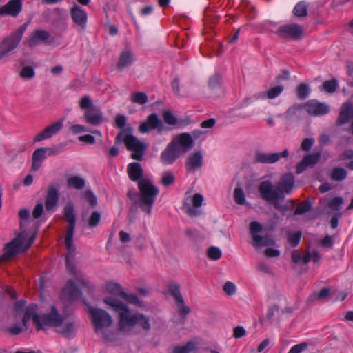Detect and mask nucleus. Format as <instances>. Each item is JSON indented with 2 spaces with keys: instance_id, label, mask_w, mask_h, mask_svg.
Returning a JSON list of instances; mask_svg holds the SVG:
<instances>
[{
  "instance_id": "f8f14e48",
  "label": "nucleus",
  "mask_w": 353,
  "mask_h": 353,
  "mask_svg": "<svg viewBox=\"0 0 353 353\" xmlns=\"http://www.w3.org/2000/svg\"><path fill=\"white\" fill-rule=\"evenodd\" d=\"M63 318L64 316L58 312L55 307L52 306L49 312L39 316L42 326L40 330H44L45 326L53 327L56 330L63 322Z\"/></svg>"
},
{
  "instance_id": "7ed1b4c3",
  "label": "nucleus",
  "mask_w": 353,
  "mask_h": 353,
  "mask_svg": "<svg viewBox=\"0 0 353 353\" xmlns=\"http://www.w3.org/2000/svg\"><path fill=\"white\" fill-rule=\"evenodd\" d=\"M20 218L21 232L5 246V252L3 257L8 259L15 254L23 252L29 248L35 239L37 228H29L30 212L26 209H21L19 212Z\"/></svg>"
},
{
  "instance_id": "6e6d98bb",
  "label": "nucleus",
  "mask_w": 353,
  "mask_h": 353,
  "mask_svg": "<svg viewBox=\"0 0 353 353\" xmlns=\"http://www.w3.org/2000/svg\"><path fill=\"white\" fill-rule=\"evenodd\" d=\"M301 236L302 233L301 232L290 233L288 239V242L291 244V245L295 247L299 243Z\"/></svg>"
},
{
  "instance_id": "2f4dec72",
  "label": "nucleus",
  "mask_w": 353,
  "mask_h": 353,
  "mask_svg": "<svg viewBox=\"0 0 353 353\" xmlns=\"http://www.w3.org/2000/svg\"><path fill=\"white\" fill-rule=\"evenodd\" d=\"M67 185L68 188L81 190L85 185V179L79 176H72L67 179Z\"/></svg>"
},
{
  "instance_id": "412c9836",
  "label": "nucleus",
  "mask_w": 353,
  "mask_h": 353,
  "mask_svg": "<svg viewBox=\"0 0 353 353\" xmlns=\"http://www.w3.org/2000/svg\"><path fill=\"white\" fill-rule=\"evenodd\" d=\"M135 61V56L130 48H125L119 54L117 63V68L122 71L130 67Z\"/></svg>"
},
{
  "instance_id": "4be33fe9",
  "label": "nucleus",
  "mask_w": 353,
  "mask_h": 353,
  "mask_svg": "<svg viewBox=\"0 0 353 353\" xmlns=\"http://www.w3.org/2000/svg\"><path fill=\"white\" fill-rule=\"evenodd\" d=\"M21 9L22 2L21 0H10L6 5L0 7V15L16 17L20 13Z\"/></svg>"
},
{
  "instance_id": "1a4fd4ad",
  "label": "nucleus",
  "mask_w": 353,
  "mask_h": 353,
  "mask_svg": "<svg viewBox=\"0 0 353 353\" xmlns=\"http://www.w3.org/2000/svg\"><path fill=\"white\" fill-rule=\"evenodd\" d=\"M204 201L203 195L200 193H195L190 195L186 192L183 202V210L190 217L199 216L202 214L201 207Z\"/></svg>"
},
{
  "instance_id": "aec40b11",
  "label": "nucleus",
  "mask_w": 353,
  "mask_h": 353,
  "mask_svg": "<svg viewBox=\"0 0 353 353\" xmlns=\"http://www.w3.org/2000/svg\"><path fill=\"white\" fill-rule=\"evenodd\" d=\"M183 155L172 143H169L161 154V161L165 165L172 164L180 156Z\"/></svg>"
},
{
  "instance_id": "0eeeda50",
  "label": "nucleus",
  "mask_w": 353,
  "mask_h": 353,
  "mask_svg": "<svg viewBox=\"0 0 353 353\" xmlns=\"http://www.w3.org/2000/svg\"><path fill=\"white\" fill-rule=\"evenodd\" d=\"M27 27V24H23L17 30L3 39L0 43V60L17 48Z\"/></svg>"
},
{
  "instance_id": "f704fd0d",
  "label": "nucleus",
  "mask_w": 353,
  "mask_h": 353,
  "mask_svg": "<svg viewBox=\"0 0 353 353\" xmlns=\"http://www.w3.org/2000/svg\"><path fill=\"white\" fill-rule=\"evenodd\" d=\"M196 345L194 341H188L184 345L176 346L173 348V353H191L196 349Z\"/></svg>"
},
{
  "instance_id": "2eb2a0df",
  "label": "nucleus",
  "mask_w": 353,
  "mask_h": 353,
  "mask_svg": "<svg viewBox=\"0 0 353 353\" xmlns=\"http://www.w3.org/2000/svg\"><path fill=\"white\" fill-rule=\"evenodd\" d=\"M180 152L185 154L194 145V140L189 133H181L176 135L171 141Z\"/></svg>"
},
{
  "instance_id": "ddd939ff",
  "label": "nucleus",
  "mask_w": 353,
  "mask_h": 353,
  "mask_svg": "<svg viewBox=\"0 0 353 353\" xmlns=\"http://www.w3.org/2000/svg\"><path fill=\"white\" fill-rule=\"evenodd\" d=\"M152 130H157L158 133H161L163 130V123L155 113L150 114L139 127V131L141 134L149 133Z\"/></svg>"
},
{
  "instance_id": "b1692460",
  "label": "nucleus",
  "mask_w": 353,
  "mask_h": 353,
  "mask_svg": "<svg viewBox=\"0 0 353 353\" xmlns=\"http://www.w3.org/2000/svg\"><path fill=\"white\" fill-rule=\"evenodd\" d=\"M320 153L306 155L302 161L296 165V172L302 173L308 167H313L317 163L320 159Z\"/></svg>"
},
{
  "instance_id": "20e7f679",
  "label": "nucleus",
  "mask_w": 353,
  "mask_h": 353,
  "mask_svg": "<svg viewBox=\"0 0 353 353\" xmlns=\"http://www.w3.org/2000/svg\"><path fill=\"white\" fill-rule=\"evenodd\" d=\"M139 194L137 203L142 211L151 214L156 198L159 193V188L148 179H141L138 182Z\"/></svg>"
},
{
  "instance_id": "338daca9",
  "label": "nucleus",
  "mask_w": 353,
  "mask_h": 353,
  "mask_svg": "<svg viewBox=\"0 0 353 353\" xmlns=\"http://www.w3.org/2000/svg\"><path fill=\"white\" fill-rule=\"evenodd\" d=\"M126 124V117L124 115L119 114L115 118V125L119 128H123Z\"/></svg>"
},
{
  "instance_id": "5701e85b",
  "label": "nucleus",
  "mask_w": 353,
  "mask_h": 353,
  "mask_svg": "<svg viewBox=\"0 0 353 353\" xmlns=\"http://www.w3.org/2000/svg\"><path fill=\"white\" fill-rule=\"evenodd\" d=\"M84 118L87 123L95 126L99 125L104 119L102 112L97 108L86 110Z\"/></svg>"
},
{
  "instance_id": "4d7b16f0",
  "label": "nucleus",
  "mask_w": 353,
  "mask_h": 353,
  "mask_svg": "<svg viewBox=\"0 0 353 353\" xmlns=\"http://www.w3.org/2000/svg\"><path fill=\"white\" fill-rule=\"evenodd\" d=\"M310 203L308 201H305L301 203L295 210V214H303L308 212L310 209Z\"/></svg>"
},
{
  "instance_id": "864d4df0",
  "label": "nucleus",
  "mask_w": 353,
  "mask_h": 353,
  "mask_svg": "<svg viewBox=\"0 0 353 353\" xmlns=\"http://www.w3.org/2000/svg\"><path fill=\"white\" fill-rule=\"evenodd\" d=\"M323 87L326 92L329 93H333L336 91L338 87V83L337 81L334 79L326 81L323 83Z\"/></svg>"
},
{
  "instance_id": "39448f33",
  "label": "nucleus",
  "mask_w": 353,
  "mask_h": 353,
  "mask_svg": "<svg viewBox=\"0 0 353 353\" xmlns=\"http://www.w3.org/2000/svg\"><path fill=\"white\" fill-rule=\"evenodd\" d=\"M37 307L36 305H29L25 310L23 316L22 317V323H14L8 328V332L11 334L17 335L21 333L23 331L28 329V321L32 318L34 324L35 325L37 330H40L42 327L39 319V315L37 314Z\"/></svg>"
},
{
  "instance_id": "423d86ee",
  "label": "nucleus",
  "mask_w": 353,
  "mask_h": 353,
  "mask_svg": "<svg viewBox=\"0 0 353 353\" xmlns=\"http://www.w3.org/2000/svg\"><path fill=\"white\" fill-rule=\"evenodd\" d=\"M117 140H122L128 150L132 152V158L136 160H141L146 150L148 145L146 143L142 142L137 137L132 134L124 135L123 132H121L116 137Z\"/></svg>"
},
{
  "instance_id": "f3484780",
  "label": "nucleus",
  "mask_w": 353,
  "mask_h": 353,
  "mask_svg": "<svg viewBox=\"0 0 353 353\" xmlns=\"http://www.w3.org/2000/svg\"><path fill=\"white\" fill-rule=\"evenodd\" d=\"M276 33L283 39L292 38L294 39L301 37L303 28L298 24H288L281 26Z\"/></svg>"
},
{
  "instance_id": "58836bf2",
  "label": "nucleus",
  "mask_w": 353,
  "mask_h": 353,
  "mask_svg": "<svg viewBox=\"0 0 353 353\" xmlns=\"http://www.w3.org/2000/svg\"><path fill=\"white\" fill-rule=\"evenodd\" d=\"M294 15L296 17H305L307 14V6L305 1L298 3L293 10Z\"/></svg>"
},
{
  "instance_id": "393cba45",
  "label": "nucleus",
  "mask_w": 353,
  "mask_h": 353,
  "mask_svg": "<svg viewBox=\"0 0 353 353\" xmlns=\"http://www.w3.org/2000/svg\"><path fill=\"white\" fill-rule=\"evenodd\" d=\"M70 14L72 21L81 26L84 28L88 19L87 13L81 7L75 6L70 10Z\"/></svg>"
},
{
  "instance_id": "37998d69",
  "label": "nucleus",
  "mask_w": 353,
  "mask_h": 353,
  "mask_svg": "<svg viewBox=\"0 0 353 353\" xmlns=\"http://www.w3.org/2000/svg\"><path fill=\"white\" fill-rule=\"evenodd\" d=\"M174 181L175 176L174 174L171 172H166L162 174L161 183L163 186L168 187L174 183Z\"/></svg>"
},
{
  "instance_id": "cd10ccee",
  "label": "nucleus",
  "mask_w": 353,
  "mask_h": 353,
  "mask_svg": "<svg viewBox=\"0 0 353 353\" xmlns=\"http://www.w3.org/2000/svg\"><path fill=\"white\" fill-rule=\"evenodd\" d=\"M294 183V178L291 174H286L281 177L277 188L283 194V197L285 194H289L293 186Z\"/></svg>"
},
{
  "instance_id": "a18cd8bd",
  "label": "nucleus",
  "mask_w": 353,
  "mask_h": 353,
  "mask_svg": "<svg viewBox=\"0 0 353 353\" xmlns=\"http://www.w3.org/2000/svg\"><path fill=\"white\" fill-rule=\"evenodd\" d=\"M234 199L235 202L239 205H244L245 203V196L243 190L241 188H236L234 191Z\"/></svg>"
},
{
  "instance_id": "680f3d73",
  "label": "nucleus",
  "mask_w": 353,
  "mask_h": 353,
  "mask_svg": "<svg viewBox=\"0 0 353 353\" xmlns=\"http://www.w3.org/2000/svg\"><path fill=\"white\" fill-rule=\"evenodd\" d=\"M307 347V343H302L294 345L288 352V353H301Z\"/></svg>"
},
{
  "instance_id": "bf43d9fd",
  "label": "nucleus",
  "mask_w": 353,
  "mask_h": 353,
  "mask_svg": "<svg viewBox=\"0 0 353 353\" xmlns=\"http://www.w3.org/2000/svg\"><path fill=\"white\" fill-rule=\"evenodd\" d=\"M314 142L315 141L312 138H307L303 139L301 145V149L305 152L310 150Z\"/></svg>"
},
{
  "instance_id": "bb28decb",
  "label": "nucleus",
  "mask_w": 353,
  "mask_h": 353,
  "mask_svg": "<svg viewBox=\"0 0 353 353\" xmlns=\"http://www.w3.org/2000/svg\"><path fill=\"white\" fill-rule=\"evenodd\" d=\"M203 165V155L198 151L190 154L186 160L185 167L188 171H194Z\"/></svg>"
},
{
  "instance_id": "9d476101",
  "label": "nucleus",
  "mask_w": 353,
  "mask_h": 353,
  "mask_svg": "<svg viewBox=\"0 0 353 353\" xmlns=\"http://www.w3.org/2000/svg\"><path fill=\"white\" fill-rule=\"evenodd\" d=\"M259 192L261 197L266 201H274L283 199V194L278 189L277 186L273 185L269 180L262 181L260 183Z\"/></svg>"
},
{
  "instance_id": "e433bc0d",
  "label": "nucleus",
  "mask_w": 353,
  "mask_h": 353,
  "mask_svg": "<svg viewBox=\"0 0 353 353\" xmlns=\"http://www.w3.org/2000/svg\"><path fill=\"white\" fill-rule=\"evenodd\" d=\"M347 176V172L343 168H334L332 170L331 178L336 181H341L345 179Z\"/></svg>"
},
{
  "instance_id": "a878e982",
  "label": "nucleus",
  "mask_w": 353,
  "mask_h": 353,
  "mask_svg": "<svg viewBox=\"0 0 353 353\" xmlns=\"http://www.w3.org/2000/svg\"><path fill=\"white\" fill-rule=\"evenodd\" d=\"M59 199V190L54 186L50 185L47 191L45 206L47 210H52L57 205Z\"/></svg>"
},
{
  "instance_id": "0e129e2a",
  "label": "nucleus",
  "mask_w": 353,
  "mask_h": 353,
  "mask_svg": "<svg viewBox=\"0 0 353 353\" xmlns=\"http://www.w3.org/2000/svg\"><path fill=\"white\" fill-rule=\"evenodd\" d=\"M264 254L267 257H278L280 256L281 252L278 249L273 248H268L264 251Z\"/></svg>"
},
{
  "instance_id": "a211bd4d",
  "label": "nucleus",
  "mask_w": 353,
  "mask_h": 353,
  "mask_svg": "<svg viewBox=\"0 0 353 353\" xmlns=\"http://www.w3.org/2000/svg\"><path fill=\"white\" fill-rule=\"evenodd\" d=\"M52 154V150L50 148H39L36 149L32 155L31 170L33 172L39 170L47 154L51 155Z\"/></svg>"
},
{
  "instance_id": "c85d7f7f",
  "label": "nucleus",
  "mask_w": 353,
  "mask_h": 353,
  "mask_svg": "<svg viewBox=\"0 0 353 353\" xmlns=\"http://www.w3.org/2000/svg\"><path fill=\"white\" fill-rule=\"evenodd\" d=\"M49 37L50 34L46 30H37L32 32L26 42L28 46H34L46 41Z\"/></svg>"
},
{
  "instance_id": "69168bd1",
  "label": "nucleus",
  "mask_w": 353,
  "mask_h": 353,
  "mask_svg": "<svg viewBox=\"0 0 353 353\" xmlns=\"http://www.w3.org/2000/svg\"><path fill=\"white\" fill-rule=\"evenodd\" d=\"M43 212V205L42 203H37L32 211V216L34 219L40 217Z\"/></svg>"
},
{
  "instance_id": "6ab92c4d",
  "label": "nucleus",
  "mask_w": 353,
  "mask_h": 353,
  "mask_svg": "<svg viewBox=\"0 0 353 353\" xmlns=\"http://www.w3.org/2000/svg\"><path fill=\"white\" fill-rule=\"evenodd\" d=\"M63 125V121L60 120L47 126L43 131L34 137L33 141L37 143L51 138L61 130Z\"/></svg>"
},
{
  "instance_id": "79ce46f5",
  "label": "nucleus",
  "mask_w": 353,
  "mask_h": 353,
  "mask_svg": "<svg viewBox=\"0 0 353 353\" xmlns=\"http://www.w3.org/2000/svg\"><path fill=\"white\" fill-rule=\"evenodd\" d=\"M101 219V215L99 212H92L88 220V226L90 228L97 227L99 224Z\"/></svg>"
},
{
  "instance_id": "f257e3e1",
  "label": "nucleus",
  "mask_w": 353,
  "mask_h": 353,
  "mask_svg": "<svg viewBox=\"0 0 353 353\" xmlns=\"http://www.w3.org/2000/svg\"><path fill=\"white\" fill-rule=\"evenodd\" d=\"M103 302L118 313L117 328L114 327L113 318L107 311L90 306L88 308V313L95 334L105 343H116L120 332L125 334L135 333L137 326L145 332L150 330V320L148 316L132 311L123 302L112 296H105Z\"/></svg>"
},
{
  "instance_id": "774afa93",
  "label": "nucleus",
  "mask_w": 353,
  "mask_h": 353,
  "mask_svg": "<svg viewBox=\"0 0 353 353\" xmlns=\"http://www.w3.org/2000/svg\"><path fill=\"white\" fill-rule=\"evenodd\" d=\"M221 77L219 75H214L209 79V86L211 88H215L220 85Z\"/></svg>"
},
{
  "instance_id": "603ef678",
  "label": "nucleus",
  "mask_w": 353,
  "mask_h": 353,
  "mask_svg": "<svg viewBox=\"0 0 353 353\" xmlns=\"http://www.w3.org/2000/svg\"><path fill=\"white\" fill-rule=\"evenodd\" d=\"M81 109L88 110L92 108V101L88 96L83 97L79 101Z\"/></svg>"
},
{
  "instance_id": "dca6fc26",
  "label": "nucleus",
  "mask_w": 353,
  "mask_h": 353,
  "mask_svg": "<svg viewBox=\"0 0 353 353\" xmlns=\"http://www.w3.org/2000/svg\"><path fill=\"white\" fill-rule=\"evenodd\" d=\"M288 155L289 152L287 149L280 153H264L258 152L255 154L254 161L256 163L272 164L279 161L281 158H286Z\"/></svg>"
},
{
  "instance_id": "72a5a7b5",
  "label": "nucleus",
  "mask_w": 353,
  "mask_h": 353,
  "mask_svg": "<svg viewBox=\"0 0 353 353\" xmlns=\"http://www.w3.org/2000/svg\"><path fill=\"white\" fill-rule=\"evenodd\" d=\"M339 161L344 162V165L350 170H353V150H347L339 156Z\"/></svg>"
},
{
  "instance_id": "473e14b6",
  "label": "nucleus",
  "mask_w": 353,
  "mask_h": 353,
  "mask_svg": "<svg viewBox=\"0 0 353 353\" xmlns=\"http://www.w3.org/2000/svg\"><path fill=\"white\" fill-rule=\"evenodd\" d=\"M105 290L107 293L121 296L123 292V288L119 283L108 282L105 285Z\"/></svg>"
},
{
  "instance_id": "09e8293b",
  "label": "nucleus",
  "mask_w": 353,
  "mask_h": 353,
  "mask_svg": "<svg viewBox=\"0 0 353 353\" xmlns=\"http://www.w3.org/2000/svg\"><path fill=\"white\" fill-rule=\"evenodd\" d=\"M26 305V301L23 300L17 301L14 303V315L15 319L21 317L23 312V309Z\"/></svg>"
},
{
  "instance_id": "c03bdc74",
  "label": "nucleus",
  "mask_w": 353,
  "mask_h": 353,
  "mask_svg": "<svg viewBox=\"0 0 353 353\" xmlns=\"http://www.w3.org/2000/svg\"><path fill=\"white\" fill-rule=\"evenodd\" d=\"M310 94L309 86L305 83L300 84L296 88L297 97L301 99H304L308 97Z\"/></svg>"
},
{
  "instance_id": "3c124183",
  "label": "nucleus",
  "mask_w": 353,
  "mask_h": 353,
  "mask_svg": "<svg viewBox=\"0 0 353 353\" xmlns=\"http://www.w3.org/2000/svg\"><path fill=\"white\" fill-rule=\"evenodd\" d=\"M330 294V290L328 288H323L318 294H313L310 296V301H313L315 300H323L327 298Z\"/></svg>"
},
{
  "instance_id": "c9c22d12",
  "label": "nucleus",
  "mask_w": 353,
  "mask_h": 353,
  "mask_svg": "<svg viewBox=\"0 0 353 353\" xmlns=\"http://www.w3.org/2000/svg\"><path fill=\"white\" fill-rule=\"evenodd\" d=\"M170 294L174 298L176 303H182L183 297L179 291V286L175 283H172L168 286Z\"/></svg>"
},
{
  "instance_id": "8fccbe9b",
  "label": "nucleus",
  "mask_w": 353,
  "mask_h": 353,
  "mask_svg": "<svg viewBox=\"0 0 353 353\" xmlns=\"http://www.w3.org/2000/svg\"><path fill=\"white\" fill-rule=\"evenodd\" d=\"M221 250L217 247L212 246L208 250V256L211 260L216 261L221 257Z\"/></svg>"
},
{
  "instance_id": "9b49d317",
  "label": "nucleus",
  "mask_w": 353,
  "mask_h": 353,
  "mask_svg": "<svg viewBox=\"0 0 353 353\" xmlns=\"http://www.w3.org/2000/svg\"><path fill=\"white\" fill-rule=\"evenodd\" d=\"M79 326L78 320L72 318H63V322L55 330L56 332L66 338L74 336Z\"/></svg>"
},
{
  "instance_id": "ea45409f",
  "label": "nucleus",
  "mask_w": 353,
  "mask_h": 353,
  "mask_svg": "<svg viewBox=\"0 0 353 353\" xmlns=\"http://www.w3.org/2000/svg\"><path fill=\"white\" fill-rule=\"evenodd\" d=\"M131 101L134 103L144 105L148 102V96L144 92H134L131 96Z\"/></svg>"
},
{
  "instance_id": "4c0bfd02",
  "label": "nucleus",
  "mask_w": 353,
  "mask_h": 353,
  "mask_svg": "<svg viewBox=\"0 0 353 353\" xmlns=\"http://www.w3.org/2000/svg\"><path fill=\"white\" fill-rule=\"evenodd\" d=\"M121 297L125 300L128 303L134 305L138 307L142 305V302L134 294L128 293L123 291Z\"/></svg>"
},
{
  "instance_id": "a19ab883",
  "label": "nucleus",
  "mask_w": 353,
  "mask_h": 353,
  "mask_svg": "<svg viewBox=\"0 0 353 353\" xmlns=\"http://www.w3.org/2000/svg\"><path fill=\"white\" fill-rule=\"evenodd\" d=\"M343 203L344 200L342 197L336 196L331 199L327 203V206L332 211H338L341 209V207Z\"/></svg>"
},
{
  "instance_id": "7c9ffc66",
  "label": "nucleus",
  "mask_w": 353,
  "mask_h": 353,
  "mask_svg": "<svg viewBox=\"0 0 353 353\" xmlns=\"http://www.w3.org/2000/svg\"><path fill=\"white\" fill-rule=\"evenodd\" d=\"M128 173L130 179L134 181H138L141 179L143 176V170L140 163H131L128 165Z\"/></svg>"
},
{
  "instance_id": "f03ea898",
  "label": "nucleus",
  "mask_w": 353,
  "mask_h": 353,
  "mask_svg": "<svg viewBox=\"0 0 353 353\" xmlns=\"http://www.w3.org/2000/svg\"><path fill=\"white\" fill-rule=\"evenodd\" d=\"M64 217L69 225L65 236V243L68 250L65 256L67 270L72 274L75 280L70 279L63 289V296L68 300H75L81 296V292L79 288L80 285H85L86 283L83 278L81 272H79L74 265L70 261L74 255L75 248L72 244V238L75 228V215L74 207L71 203H68L63 210Z\"/></svg>"
},
{
  "instance_id": "de8ad7c7",
  "label": "nucleus",
  "mask_w": 353,
  "mask_h": 353,
  "mask_svg": "<svg viewBox=\"0 0 353 353\" xmlns=\"http://www.w3.org/2000/svg\"><path fill=\"white\" fill-rule=\"evenodd\" d=\"M163 117L164 121L170 125H174L178 123L176 117L170 110L165 111L163 113Z\"/></svg>"
},
{
  "instance_id": "e2e57ef3",
  "label": "nucleus",
  "mask_w": 353,
  "mask_h": 353,
  "mask_svg": "<svg viewBox=\"0 0 353 353\" xmlns=\"http://www.w3.org/2000/svg\"><path fill=\"white\" fill-rule=\"evenodd\" d=\"M307 347V343H302L294 345L288 352V353H301Z\"/></svg>"
},
{
  "instance_id": "5fc2aeb1",
  "label": "nucleus",
  "mask_w": 353,
  "mask_h": 353,
  "mask_svg": "<svg viewBox=\"0 0 353 353\" xmlns=\"http://www.w3.org/2000/svg\"><path fill=\"white\" fill-rule=\"evenodd\" d=\"M283 87L281 85L270 88L267 91V97L271 99H274L277 97L283 92Z\"/></svg>"
},
{
  "instance_id": "6e6552de",
  "label": "nucleus",
  "mask_w": 353,
  "mask_h": 353,
  "mask_svg": "<svg viewBox=\"0 0 353 353\" xmlns=\"http://www.w3.org/2000/svg\"><path fill=\"white\" fill-rule=\"evenodd\" d=\"M263 230L262 225L258 221H252L250 224V232L252 236V245L259 250L263 247L274 245L275 240L270 235L262 236L261 232Z\"/></svg>"
},
{
  "instance_id": "4468645a",
  "label": "nucleus",
  "mask_w": 353,
  "mask_h": 353,
  "mask_svg": "<svg viewBox=\"0 0 353 353\" xmlns=\"http://www.w3.org/2000/svg\"><path fill=\"white\" fill-rule=\"evenodd\" d=\"M303 108L310 116L313 117H321L330 112V107L327 104L314 99L307 101L303 105Z\"/></svg>"
},
{
  "instance_id": "49530a36",
  "label": "nucleus",
  "mask_w": 353,
  "mask_h": 353,
  "mask_svg": "<svg viewBox=\"0 0 353 353\" xmlns=\"http://www.w3.org/2000/svg\"><path fill=\"white\" fill-rule=\"evenodd\" d=\"M19 76L23 79H31L35 76V72L31 66H25L21 70Z\"/></svg>"
},
{
  "instance_id": "c756f323",
  "label": "nucleus",
  "mask_w": 353,
  "mask_h": 353,
  "mask_svg": "<svg viewBox=\"0 0 353 353\" xmlns=\"http://www.w3.org/2000/svg\"><path fill=\"white\" fill-rule=\"evenodd\" d=\"M353 117V108L350 103H345L340 111L338 122L340 124H344L349 121Z\"/></svg>"
},
{
  "instance_id": "13d9d810",
  "label": "nucleus",
  "mask_w": 353,
  "mask_h": 353,
  "mask_svg": "<svg viewBox=\"0 0 353 353\" xmlns=\"http://www.w3.org/2000/svg\"><path fill=\"white\" fill-rule=\"evenodd\" d=\"M223 291L226 294L231 296L236 293V287L232 282L228 281L223 285Z\"/></svg>"
},
{
  "instance_id": "052dcab7",
  "label": "nucleus",
  "mask_w": 353,
  "mask_h": 353,
  "mask_svg": "<svg viewBox=\"0 0 353 353\" xmlns=\"http://www.w3.org/2000/svg\"><path fill=\"white\" fill-rule=\"evenodd\" d=\"M69 130L74 134H79L88 131L86 128L80 124H74L70 127Z\"/></svg>"
}]
</instances>
